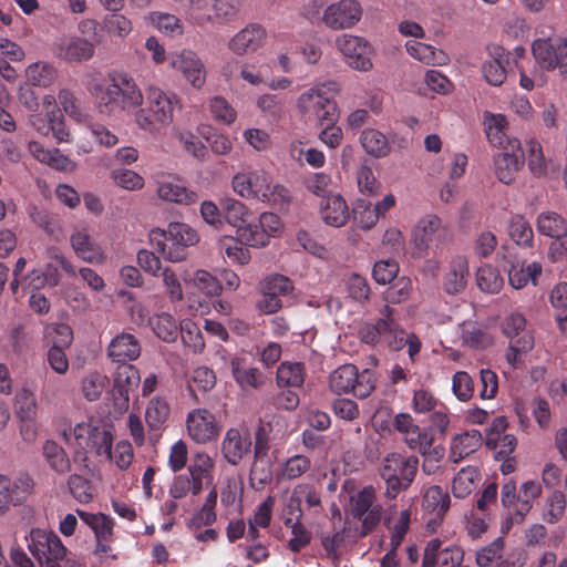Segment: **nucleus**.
<instances>
[{
  "label": "nucleus",
  "instance_id": "b1692460",
  "mask_svg": "<svg viewBox=\"0 0 567 567\" xmlns=\"http://www.w3.org/2000/svg\"><path fill=\"white\" fill-rule=\"evenodd\" d=\"M251 445V435L248 429L238 426L226 431L220 450L229 464L237 465L250 453Z\"/></svg>",
  "mask_w": 567,
  "mask_h": 567
},
{
  "label": "nucleus",
  "instance_id": "473e14b6",
  "mask_svg": "<svg viewBox=\"0 0 567 567\" xmlns=\"http://www.w3.org/2000/svg\"><path fill=\"white\" fill-rule=\"evenodd\" d=\"M230 368L236 383L243 390L258 389L265 383V375L259 369L247 365L239 357L231 358Z\"/></svg>",
  "mask_w": 567,
  "mask_h": 567
},
{
  "label": "nucleus",
  "instance_id": "72a5a7b5",
  "mask_svg": "<svg viewBox=\"0 0 567 567\" xmlns=\"http://www.w3.org/2000/svg\"><path fill=\"white\" fill-rule=\"evenodd\" d=\"M536 228L539 234L550 238L567 237V219L556 212H542L536 218Z\"/></svg>",
  "mask_w": 567,
  "mask_h": 567
},
{
  "label": "nucleus",
  "instance_id": "4468645a",
  "mask_svg": "<svg viewBox=\"0 0 567 567\" xmlns=\"http://www.w3.org/2000/svg\"><path fill=\"white\" fill-rule=\"evenodd\" d=\"M171 69L178 72L194 89L200 90L206 83V66L193 50L183 49L168 54Z\"/></svg>",
  "mask_w": 567,
  "mask_h": 567
},
{
  "label": "nucleus",
  "instance_id": "ddd939ff",
  "mask_svg": "<svg viewBox=\"0 0 567 567\" xmlns=\"http://www.w3.org/2000/svg\"><path fill=\"white\" fill-rule=\"evenodd\" d=\"M475 563L478 567H524L526 558L519 549L505 553V540L497 537L476 550Z\"/></svg>",
  "mask_w": 567,
  "mask_h": 567
},
{
  "label": "nucleus",
  "instance_id": "cd10ccee",
  "mask_svg": "<svg viewBox=\"0 0 567 567\" xmlns=\"http://www.w3.org/2000/svg\"><path fill=\"white\" fill-rule=\"evenodd\" d=\"M393 309L385 305L380 310V318L372 322L377 328L381 342L388 346L391 350L399 351L402 349L401 327L394 320Z\"/></svg>",
  "mask_w": 567,
  "mask_h": 567
},
{
  "label": "nucleus",
  "instance_id": "13d9d810",
  "mask_svg": "<svg viewBox=\"0 0 567 567\" xmlns=\"http://www.w3.org/2000/svg\"><path fill=\"white\" fill-rule=\"evenodd\" d=\"M239 240L233 237H220L217 241L219 252L224 254L231 262L247 265L250 259V252L243 247Z\"/></svg>",
  "mask_w": 567,
  "mask_h": 567
},
{
  "label": "nucleus",
  "instance_id": "5fc2aeb1",
  "mask_svg": "<svg viewBox=\"0 0 567 567\" xmlns=\"http://www.w3.org/2000/svg\"><path fill=\"white\" fill-rule=\"evenodd\" d=\"M360 143L363 150L373 157H384L390 153V145L385 135L374 128L362 131Z\"/></svg>",
  "mask_w": 567,
  "mask_h": 567
},
{
  "label": "nucleus",
  "instance_id": "774afa93",
  "mask_svg": "<svg viewBox=\"0 0 567 567\" xmlns=\"http://www.w3.org/2000/svg\"><path fill=\"white\" fill-rule=\"evenodd\" d=\"M353 219L358 227L369 230L377 225L379 216L370 202L358 199L353 206Z\"/></svg>",
  "mask_w": 567,
  "mask_h": 567
},
{
  "label": "nucleus",
  "instance_id": "20e7f679",
  "mask_svg": "<svg viewBox=\"0 0 567 567\" xmlns=\"http://www.w3.org/2000/svg\"><path fill=\"white\" fill-rule=\"evenodd\" d=\"M339 92L336 81L317 83L303 91L297 99L299 113L308 121L334 123L338 117L334 95Z\"/></svg>",
  "mask_w": 567,
  "mask_h": 567
},
{
  "label": "nucleus",
  "instance_id": "7c9ffc66",
  "mask_svg": "<svg viewBox=\"0 0 567 567\" xmlns=\"http://www.w3.org/2000/svg\"><path fill=\"white\" fill-rule=\"evenodd\" d=\"M482 444V435L477 430H471L455 435L450 445V461L454 464L476 452Z\"/></svg>",
  "mask_w": 567,
  "mask_h": 567
},
{
  "label": "nucleus",
  "instance_id": "a878e982",
  "mask_svg": "<svg viewBox=\"0 0 567 567\" xmlns=\"http://www.w3.org/2000/svg\"><path fill=\"white\" fill-rule=\"evenodd\" d=\"M141 343L135 336L128 332L116 334L106 349L107 358L116 363L135 361L141 355Z\"/></svg>",
  "mask_w": 567,
  "mask_h": 567
},
{
  "label": "nucleus",
  "instance_id": "f257e3e1",
  "mask_svg": "<svg viewBox=\"0 0 567 567\" xmlns=\"http://www.w3.org/2000/svg\"><path fill=\"white\" fill-rule=\"evenodd\" d=\"M87 90L100 113L111 115L117 110L130 111L142 106L144 96L134 79L125 73H110L92 78Z\"/></svg>",
  "mask_w": 567,
  "mask_h": 567
},
{
  "label": "nucleus",
  "instance_id": "412c9836",
  "mask_svg": "<svg viewBox=\"0 0 567 567\" xmlns=\"http://www.w3.org/2000/svg\"><path fill=\"white\" fill-rule=\"evenodd\" d=\"M157 197L169 204L192 205L198 200L195 190L189 189L184 181L177 175H162L156 181Z\"/></svg>",
  "mask_w": 567,
  "mask_h": 567
},
{
  "label": "nucleus",
  "instance_id": "ea45409f",
  "mask_svg": "<svg viewBox=\"0 0 567 567\" xmlns=\"http://www.w3.org/2000/svg\"><path fill=\"white\" fill-rule=\"evenodd\" d=\"M506 118L502 114L486 113L484 116L485 133L494 146L505 148L511 141H518L517 138H511L506 135Z\"/></svg>",
  "mask_w": 567,
  "mask_h": 567
},
{
  "label": "nucleus",
  "instance_id": "c85d7f7f",
  "mask_svg": "<svg viewBox=\"0 0 567 567\" xmlns=\"http://www.w3.org/2000/svg\"><path fill=\"white\" fill-rule=\"evenodd\" d=\"M320 216L331 227H343L350 216L346 199L339 194L326 196L320 204Z\"/></svg>",
  "mask_w": 567,
  "mask_h": 567
},
{
  "label": "nucleus",
  "instance_id": "680f3d73",
  "mask_svg": "<svg viewBox=\"0 0 567 567\" xmlns=\"http://www.w3.org/2000/svg\"><path fill=\"white\" fill-rule=\"evenodd\" d=\"M477 287L488 293H497L504 285V279L499 271L491 265H484L476 271Z\"/></svg>",
  "mask_w": 567,
  "mask_h": 567
},
{
  "label": "nucleus",
  "instance_id": "c756f323",
  "mask_svg": "<svg viewBox=\"0 0 567 567\" xmlns=\"http://www.w3.org/2000/svg\"><path fill=\"white\" fill-rule=\"evenodd\" d=\"M468 261L464 256L454 257L445 272L443 288L450 295L462 292L467 284Z\"/></svg>",
  "mask_w": 567,
  "mask_h": 567
},
{
  "label": "nucleus",
  "instance_id": "39448f33",
  "mask_svg": "<svg viewBox=\"0 0 567 567\" xmlns=\"http://www.w3.org/2000/svg\"><path fill=\"white\" fill-rule=\"evenodd\" d=\"M150 244L163 258L179 262L186 258V248L199 241L197 231L185 223H169L166 228H153L148 234Z\"/></svg>",
  "mask_w": 567,
  "mask_h": 567
},
{
  "label": "nucleus",
  "instance_id": "4d7b16f0",
  "mask_svg": "<svg viewBox=\"0 0 567 567\" xmlns=\"http://www.w3.org/2000/svg\"><path fill=\"white\" fill-rule=\"evenodd\" d=\"M305 381V369L299 362H282L277 370V384L279 386H301Z\"/></svg>",
  "mask_w": 567,
  "mask_h": 567
},
{
  "label": "nucleus",
  "instance_id": "2f4dec72",
  "mask_svg": "<svg viewBox=\"0 0 567 567\" xmlns=\"http://www.w3.org/2000/svg\"><path fill=\"white\" fill-rule=\"evenodd\" d=\"M31 155L39 162L47 164L48 166L62 171L71 172L74 169V163L63 155L58 148H45L40 142L31 141L28 145Z\"/></svg>",
  "mask_w": 567,
  "mask_h": 567
},
{
  "label": "nucleus",
  "instance_id": "49530a36",
  "mask_svg": "<svg viewBox=\"0 0 567 567\" xmlns=\"http://www.w3.org/2000/svg\"><path fill=\"white\" fill-rule=\"evenodd\" d=\"M221 212L225 220L236 231L254 215L246 204L235 198H225L221 202Z\"/></svg>",
  "mask_w": 567,
  "mask_h": 567
},
{
  "label": "nucleus",
  "instance_id": "c9c22d12",
  "mask_svg": "<svg viewBox=\"0 0 567 567\" xmlns=\"http://www.w3.org/2000/svg\"><path fill=\"white\" fill-rule=\"evenodd\" d=\"M184 9L185 20L197 27L214 22V17L207 12V0H169Z\"/></svg>",
  "mask_w": 567,
  "mask_h": 567
},
{
  "label": "nucleus",
  "instance_id": "69168bd1",
  "mask_svg": "<svg viewBox=\"0 0 567 567\" xmlns=\"http://www.w3.org/2000/svg\"><path fill=\"white\" fill-rule=\"evenodd\" d=\"M534 343V336L532 333H523L522 337L509 341V346L506 351L507 363L513 368H517L523 362V354L530 351Z\"/></svg>",
  "mask_w": 567,
  "mask_h": 567
},
{
  "label": "nucleus",
  "instance_id": "7ed1b4c3",
  "mask_svg": "<svg viewBox=\"0 0 567 567\" xmlns=\"http://www.w3.org/2000/svg\"><path fill=\"white\" fill-rule=\"evenodd\" d=\"M177 107H181V104L179 97L175 93L150 85L146 89L145 106H140L135 111L134 122L138 128L153 134L173 122Z\"/></svg>",
  "mask_w": 567,
  "mask_h": 567
},
{
  "label": "nucleus",
  "instance_id": "3c124183",
  "mask_svg": "<svg viewBox=\"0 0 567 567\" xmlns=\"http://www.w3.org/2000/svg\"><path fill=\"white\" fill-rule=\"evenodd\" d=\"M42 455L54 472L64 474L70 471V460L65 451L56 442L47 440L42 445Z\"/></svg>",
  "mask_w": 567,
  "mask_h": 567
},
{
  "label": "nucleus",
  "instance_id": "f8f14e48",
  "mask_svg": "<svg viewBox=\"0 0 567 567\" xmlns=\"http://www.w3.org/2000/svg\"><path fill=\"white\" fill-rule=\"evenodd\" d=\"M532 52L536 63L543 70L558 69L567 78V38L553 35L533 42Z\"/></svg>",
  "mask_w": 567,
  "mask_h": 567
},
{
  "label": "nucleus",
  "instance_id": "6ab92c4d",
  "mask_svg": "<svg viewBox=\"0 0 567 567\" xmlns=\"http://www.w3.org/2000/svg\"><path fill=\"white\" fill-rule=\"evenodd\" d=\"M377 491L372 485L364 486L360 492L351 497L352 513L362 520L361 535H367L381 519L382 507L374 504Z\"/></svg>",
  "mask_w": 567,
  "mask_h": 567
},
{
  "label": "nucleus",
  "instance_id": "58836bf2",
  "mask_svg": "<svg viewBox=\"0 0 567 567\" xmlns=\"http://www.w3.org/2000/svg\"><path fill=\"white\" fill-rule=\"evenodd\" d=\"M542 270V264L538 261H533L526 266L512 265L507 270L509 285L515 289L526 287L529 281L536 285Z\"/></svg>",
  "mask_w": 567,
  "mask_h": 567
},
{
  "label": "nucleus",
  "instance_id": "dca6fc26",
  "mask_svg": "<svg viewBox=\"0 0 567 567\" xmlns=\"http://www.w3.org/2000/svg\"><path fill=\"white\" fill-rule=\"evenodd\" d=\"M363 16L358 0H339L329 4L322 14L323 23L331 30H347L357 25Z\"/></svg>",
  "mask_w": 567,
  "mask_h": 567
},
{
  "label": "nucleus",
  "instance_id": "e2e57ef3",
  "mask_svg": "<svg viewBox=\"0 0 567 567\" xmlns=\"http://www.w3.org/2000/svg\"><path fill=\"white\" fill-rule=\"evenodd\" d=\"M256 106L260 113L271 121H278L285 114L284 99L277 94L264 93L256 100Z\"/></svg>",
  "mask_w": 567,
  "mask_h": 567
},
{
  "label": "nucleus",
  "instance_id": "5701e85b",
  "mask_svg": "<svg viewBox=\"0 0 567 567\" xmlns=\"http://www.w3.org/2000/svg\"><path fill=\"white\" fill-rule=\"evenodd\" d=\"M186 426L188 435L197 443L214 441L220 431L215 415L206 409H195L187 415Z\"/></svg>",
  "mask_w": 567,
  "mask_h": 567
},
{
  "label": "nucleus",
  "instance_id": "8fccbe9b",
  "mask_svg": "<svg viewBox=\"0 0 567 567\" xmlns=\"http://www.w3.org/2000/svg\"><path fill=\"white\" fill-rule=\"evenodd\" d=\"M80 518L92 528L95 534L96 540H107L113 534L114 522L103 513H87L84 511H76Z\"/></svg>",
  "mask_w": 567,
  "mask_h": 567
},
{
  "label": "nucleus",
  "instance_id": "aec40b11",
  "mask_svg": "<svg viewBox=\"0 0 567 567\" xmlns=\"http://www.w3.org/2000/svg\"><path fill=\"white\" fill-rule=\"evenodd\" d=\"M502 150L494 156V173L501 183L509 185L524 165V151L519 141H511Z\"/></svg>",
  "mask_w": 567,
  "mask_h": 567
},
{
  "label": "nucleus",
  "instance_id": "423d86ee",
  "mask_svg": "<svg viewBox=\"0 0 567 567\" xmlns=\"http://www.w3.org/2000/svg\"><path fill=\"white\" fill-rule=\"evenodd\" d=\"M65 444L76 452H95L104 460L112 458L113 436L96 421H83L61 431Z\"/></svg>",
  "mask_w": 567,
  "mask_h": 567
},
{
  "label": "nucleus",
  "instance_id": "2eb2a0df",
  "mask_svg": "<svg viewBox=\"0 0 567 567\" xmlns=\"http://www.w3.org/2000/svg\"><path fill=\"white\" fill-rule=\"evenodd\" d=\"M33 491V480L27 473L14 476L0 474V515L10 507L21 505Z\"/></svg>",
  "mask_w": 567,
  "mask_h": 567
},
{
  "label": "nucleus",
  "instance_id": "de8ad7c7",
  "mask_svg": "<svg viewBox=\"0 0 567 567\" xmlns=\"http://www.w3.org/2000/svg\"><path fill=\"white\" fill-rule=\"evenodd\" d=\"M481 478L480 472L474 466L461 468L452 481V493L456 498H465L476 487Z\"/></svg>",
  "mask_w": 567,
  "mask_h": 567
},
{
  "label": "nucleus",
  "instance_id": "6e6d98bb",
  "mask_svg": "<svg viewBox=\"0 0 567 567\" xmlns=\"http://www.w3.org/2000/svg\"><path fill=\"white\" fill-rule=\"evenodd\" d=\"M507 234L519 246H529L534 239L530 224L523 215H513L507 223Z\"/></svg>",
  "mask_w": 567,
  "mask_h": 567
},
{
  "label": "nucleus",
  "instance_id": "f03ea898",
  "mask_svg": "<svg viewBox=\"0 0 567 567\" xmlns=\"http://www.w3.org/2000/svg\"><path fill=\"white\" fill-rule=\"evenodd\" d=\"M233 190L241 198L268 205H279L289 199L286 187L274 182L270 173L262 168H249L236 173L231 179Z\"/></svg>",
  "mask_w": 567,
  "mask_h": 567
},
{
  "label": "nucleus",
  "instance_id": "a18cd8bd",
  "mask_svg": "<svg viewBox=\"0 0 567 567\" xmlns=\"http://www.w3.org/2000/svg\"><path fill=\"white\" fill-rule=\"evenodd\" d=\"M169 415L171 405L164 396L156 395L147 402L145 421L150 429H161L167 422Z\"/></svg>",
  "mask_w": 567,
  "mask_h": 567
},
{
  "label": "nucleus",
  "instance_id": "c03bdc74",
  "mask_svg": "<svg viewBox=\"0 0 567 567\" xmlns=\"http://www.w3.org/2000/svg\"><path fill=\"white\" fill-rule=\"evenodd\" d=\"M107 386V375L97 370L87 371L81 379V393L87 401L99 400Z\"/></svg>",
  "mask_w": 567,
  "mask_h": 567
},
{
  "label": "nucleus",
  "instance_id": "79ce46f5",
  "mask_svg": "<svg viewBox=\"0 0 567 567\" xmlns=\"http://www.w3.org/2000/svg\"><path fill=\"white\" fill-rule=\"evenodd\" d=\"M141 382L138 369L133 364L121 363L117 368L114 383L121 396L128 401L130 393L137 389Z\"/></svg>",
  "mask_w": 567,
  "mask_h": 567
},
{
  "label": "nucleus",
  "instance_id": "a211bd4d",
  "mask_svg": "<svg viewBox=\"0 0 567 567\" xmlns=\"http://www.w3.org/2000/svg\"><path fill=\"white\" fill-rule=\"evenodd\" d=\"M70 246L74 255L84 262L102 265L106 260L105 250L96 243L86 225H75L70 234Z\"/></svg>",
  "mask_w": 567,
  "mask_h": 567
},
{
  "label": "nucleus",
  "instance_id": "393cba45",
  "mask_svg": "<svg viewBox=\"0 0 567 567\" xmlns=\"http://www.w3.org/2000/svg\"><path fill=\"white\" fill-rule=\"evenodd\" d=\"M511 55L503 48L496 47L489 52L487 59L482 63V74L485 81L493 85H502L508 73Z\"/></svg>",
  "mask_w": 567,
  "mask_h": 567
},
{
  "label": "nucleus",
  "instance_id": "a19ab883",
  "mask_svg": "<svg viewBox=\"0 0 567 567\" xmlns=\"http://www.w3.org/2000/svg\"><path fill=\"white\" fill-rule=\"evenodd\" d=\"M259 218L254 215L236 231L238 240L254 248H261L269 244Z\"/></svg>",
  "mask_w": 567,
  "mask_h": 567
},
{
  "label": "nucleus",
  "instance_id": "864d4df0",
  "mask_svg": "<svg viewBox=\"0 0 567 567\" xmlns=\"http://www.w3.org/2000/svg\"><path fill=\"white\" fill-rule=\"evenodd\" d=\"M269 424H261L255 434V446H254V463L251 465V472L257 473L259 465H266L267 468H262L266 475L269 474Z\"/></svg>",
  "mask_w": 567,
  "mask_h": 567
},
{
  "label": "nucleus",
  "instance_id": "4be33fe9",
  "mask_svg": "<svg viewBox=\"0 0 567 567\" xmlns=\"http://www.w3.org/2000/svg\"><path fill=\"white\" fill-rule=\"evenodd\" d=\"M268 33L259 23H248L236 32L228 41L227 48L235 55L251 54L265 47Z\"/></svg>",
  "mask_w": 567,
  "mask_h": 567
},
{
  "label": "nucleus",
  "instance_id": "bf43d9fd",
  "mask_svg": "<svg viewBox=\"0 0 567 567\" xmlns=\"http://www.w3.org/2000/svg\"><path fill=\"white\" fill-rule=\"evenodd\" d=\"M154 333L164 342H174L178 336L175 318L168 312L156 315L151 322Z\"/></svg>",
  "mask_w": 567,
  "mask_h": 567
},
{
  "label": "nucleus",
  "instance_id": "f704fd0d",
  "mask_svg": "<svg viewBox=\"0 0 567 567\" xmlns=\"http://www.w3.org/2000/svg\"><path fill=\"white\" fill-rule=\"evenodd\" d=\"M406 52L419 60L420 62L429 65H443L449 61L447 55L430 44L422 43L417 40H409L405 42Z\"/></svg>",
  "mask_w": 567,
  "mask_h": 567
},
{
  "label": "nucleus",
  "instance_id": "0eeeda50",
  "mask_svg": "<svg viewBox=\"0 0 567 567\" xmlns=\"http://www.w3.org/2000/svg\"><path fill=\"white\" fill-rule=\"evenodd\" d=\"M419 467L416 456H404L400 453H391L384 457L380 467V476L385 482V496L395 498L406 489L414 481Z\"/></svg>",
  "mask_w": 567,
  "mask_h": 567
},
{
  "label": "nucleus",
  "instance_id": "6e6552de",
  "mask_svg": "<svg viewBox=\"0 0 567 567\" xmlns=\"http://www.w3.org/2000/svg\"><path fill=\"white\" fill-rule=\"evenodd\" d=\"M451 238V229L439 216L426 215L413 227L411 236L413 252L417 257H423L430 249L437 248Z\"/></svg>",
  "mask_w": 567,
  "mask_h": 567
},
{
  "label": "nucleus",
  "instance_id": "9b49d317",
  "mask_svg": "<svg viewBox=\"0 0 567 567\" xmlns=\"http://www.w3.org/2000/svg\"><path fill=\"white\" fill-rule=\"evenodd\" d=\"M334 47L349 68L360 72L372 69L373 47L365 38L342 33L336 38Z\"/></svg>",
  "mask_w": 567,
  "mask_h": 567
},
{
  "label": "nucleus",
  "instance_id": "bb28decb",
  "mask_svg": "<svg viewBox=\"0 0 567 567\" xmlns=\"http://www.w3.org/2000/svg\"><path fill=\"white\" fill-rule=\"evenodd\" d=\"M94 51V43L80 37L61 39L55 48L56 56L69 63L87 61Z\"/></svg>",
  "mask_w": 567,
  "mask_h": 567
},
{
  "label": "nucleus",
  "instance_id": "e433bc0d",
  "mask_svg": "<svg viewBox=\"0 0 567 567\" xmlns=\"http://www.w3.org/2000/svg\"><path fill=\"white\" fill-rule=\"evenodd\" d=\"M24 75L29 84L39 87H49L55 82L58 71L52 63L38 61L25 68Z\"/></svg>",
  "mask_w": 567,
  "mask_h": 567
},
{
  "label": "nucleus",
  "instance_id": "603ef678",
  "mask_svg": "<svg viewBox=\"0 0 567 567\" xmlns=\"http://www.w3.org/2000/svg\"><path fill=\"white\" fill-rule=\"evenodd\" d=\"M542 487L535 481H527L522 484L519 492L517 493L516 503V524H520L526 514L533 507V502L540 495Z\"/></svg>",
  "mask_w": 567,
  "mask_h": 567
},
{
  "label": "nucleus",
  "instance_id": "4c0bfd02",
  "mask_svg": "<svg viewBox=\"0 0 567 567\" xmlns=\"http://www.w3.org/2000/svg\"><path fill=\"white\" fill-rule=\"evenodd\" d=\"M450 504L451 499L449 494L437 485L430 486L425 491L422 499V508L439 519H442L446 514Z\"/></svg>",
  "mask_w": 567,
  "mask_h": 567
},
{
  "label": "nucleus",
  "instance_id": "09e8293b",
  "mask_svg": "<svg viewBox=\"0 0 567 567\" xmlns=\"http://www.w3.org/2000/svg\"><path fill=\"white\" fill-rule=\"evenodd\" d=\"M146 20L166 35L179 37L184 33L182 20L173 13L152 11L147 14Z\"/></svg>",
  "mask_w": 567,
  "mask_h": 567
},
{
  "label": "nucleus",
  "instance_id": "052dcab7",
  "mask_svg": "<svg viewBox=\"0 0 567 567\" xmlns=\"http://www.w3.org/2000/svg\"><path fill=\"white\" fill-rule=\"evenodd\" d=\"M460 330L463 344L473 349L486 348L492 342L489 334L476 322H463Z\"/></svg>",
  "mask_w": 567,
  "mask_h": 567
},
{
  "label": "nucleus",
  "instance_id": "338daca9",
  "mask_svg": "<svg viewBox=\"0 0 567 567\" xmlns=\"http://www.w3.org/2000/svg\"><path fill=\"white\" fill-rule=\"evenodd\" d=\"M311 467V461L303 454L289 457L281 466L279 476L284 480H296L307 473Z\"/></svg>",
  "mask_w": 567,
  "mask_h": 567
},
{
  "label": "nucleus",
  "instance_id": "37998d69",
  "mask_svg": "<svg viewBox=\"0 0 567 567\" xmlns=\"http://www.w3.org/2000/svg\"><path fill=\"white\" fill-rule=\"evenodd\" d=\"M217 496L218 494L216 488H213L208 493L202 507L194 513V515L189 518L187 523V526L190 529L198 530L202 527L210 526L216 522L217 515L215 512V507L217 504Z\"/></svg>",
  "mask_w": 567,
  "mask_h": 567
},
{
  "label": "nucleus",
  "instance_id": "1a4fd4ad",
  "mask_svg": "<svg viewBox=\"0 0 567 567\" xmlns=\"http://www.w3.org/2000/svg\"><path fill=\"white\" fill-rule=\"evenodd\" d=\"M329 385L337 394L352 392L359 399L369 396L375 386L373 374L369 370L359 373L353 364H343L332 371Z\"/></svg>",
  "mask_w": 567,
  "mask_h": 567
},
{
  "label": "nucleus",
  "instance_id": "f3484780",
  "mask_svg": "<svg viewBox=\"0 0 567 567\" xmlns=\"http://www.w3.org/2000/svg\"><path fill=\"white\" fill-rule=\"evenodd\" d=\"M393 426L401 434L403 442L410 450L424 453L434 443L432 429L419 426L409 413L396 414Z\"/></svg>",
  "mask_w": 567,
  "mask_h": 567
},
{
  "label": "nucleus",
  "instance_id": "0e129e2a",
  "mask_svg": "<svg viewBox=\"0 0 567 567\" xmlns=\"http://www.w3.org/2000/svg\"><path fill=\"white\" fill-rule=\"evenodd\" d=\"M189 281L208 297H217L223 291V285L218 278L205 269L195 270Z\"/></svg>",
  "mask_w": 567,
  "mask_h": 567
},
{
  "label": "nucleus",
  "instance_id": "9d476101",
  "mask_svg": "<svg viewBox=\"0 0 567 567\" xmlns=\"http://www.w3.org/2000/svg\"><path fill=\"white\" fill-rule=\"evenodd\" d=\"M28 548L43 567H61L66 548L52 530L34 528L30 532Z\"/></svg>",
  "mask_w": 567,
  "mask_h": 567
}]
</instances>
